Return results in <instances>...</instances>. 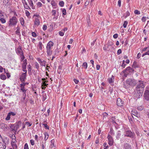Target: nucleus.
Wrapping results in <instances>:
<instances>
[{"instance_id": "nucleus-1", "label": "nucleus", "mask_w": 149, "mask_h": 149, "mask_svg": "<svg viewBox=\"0 0 149 149\" xmlns=\"http://www.w3.org/2000/svg\"><path fill=\"white\" fill-rule=\"evenodd\" d=\"M17 23V19L15 16H14L9 20V25L10 26L16 25Z\"/></svg>"}, {"instance_id": "nucleus-2", "label": "nucleus", "mask_w": 149, "mask_h": 149, "mask_svg": "<svg viewBox=\"0 0 149 149\" xmlns=\"http://www.w3.org/2000/svg\"><path fill=\"white\" fill-rule=\"evenodd\" d=\"M139 83L138 84L136 88V90H141V91H143L145 85L143 84V81H139Z\"/></svg>"}, {"instance_id": "nucleus-3", "label": "nucleus", "mask_w": 149, "mask_h": 149, "mask_svg": "<svg viewBox=\"0 0 149 149\" xmlns=\"http://www.w3.org/2000/svg\"><path fill=\"white\" fill-rule=\"evenodd\" d=\"M21 122L19 121L18 122V124L17 125L15 124L11 125L10 127L12 130V131H15L16 132L19 127V124H21Z\"/></svg>"}, {"instance_id": "nucleus-4", "label": "nucleus", "mask_w": 149, "mask_h": 149, "mask_svg": "<svg viewBox=\"0 0 149 149\" xmlns=\"http://www.w3.org/2000/svg\"><path fill=\"white\" fill-rule=\"evenodd\" d=\"M134 134L130 130H127L125 132V135L127 137L132 138H133Z\"/></svg>"}, {"instance_id": "nucleus-5", "label": "nucleus", "mask_w": 149, "mask_h": 149, "mask_svg": "<svg viewBox=\"0 0 149 149\" xmlns=\"http://www.w3.org/2000/svg\"><path fill=\"white\" fill-rule=\"evenodd\" d=\"M129 87L130 86H133L135 84V82L134 81V80H132L131 79H129L126 81Z\"/></svg>"}, {"instance_id": "nucleus-6", "label": "nucleus", "mask_w": 149, "mask_h": 149, "mask_svg": "<svg viewBox=\"0 0 149 149\" xmlns=\"http://www.w3.org/2000/svg\"><path fill=\"white\" fill-rule=\"evenodd\" d=\"M134 71V69L130 67H128L126 68L125 70L122 71L123 73H124L127 72V73L132 72Z\"/></svg>"}, {"instance_id": "nucleus-7", "label": "nucleus", "mask_w": 149, "mask_h": 149, "mask_svg": "<svg viewBox=\"0 0 149 149\" xmlns=\"http://www.w3.org/2000/svg\"><path fill=\"white\" fill-rule=\"evenodd\" d=\"M144 96L145 99L147 100H149V90H147L145 91Z\"/></svg>"}, {"instance_id": "nucleus-8", "label": "nucleus", "mask_w": 149, "mask_h": 149, "mask_svg": "<svg viewBox=\"0 0 149 149\" xmlns=\"http://www.w3.org/2000/svg\"><path fill=\"white\" fill-rule=\"evenodd\" d=\"M107 138L109 141V144L110 146H112L113 144V142L112 137L111 135L109 134L107 136Z\"/></svg>"}, {"instance_id": "nucleus-9", "label": "nucleus", "mask_w": 149, "mask_h": 149, "mask_svg": "<svg viewBox=\"0 0 149 149\" xmlns=\"http://www.w3.org/2000/svg\"><path fill=\"white\" fill-rule=\"evenodd\" d=\"M26 72L22 73L20 77V80L22 82H24L26 78Z\"/></svg>"}, {"instance_id": "nucleus-10", "label": "nucleus", "mask_w": 149, "mask_h": 149, "mask_svg": "<svg viewBox=\"0 0 149 149\" xmlns=\"http://www.w3.org/2000/svg\"><path fill=\"white\" fill-rule=\"evenodd\" d=\"M6 147V143L4 141L0 142V149H5Z\"/></svg>"}, {"instance_id": "nucleus-11", "label": "nucleus", "mask_w": 149, "mask_h": 149, "mask_svg": "<svg viewBox=\"0 0 149 149\" xmlns=\"http://www.w3.org/2000/svg\"><path fill=\"white\" fill-rule=\"evenodd\" d=\"M124 102L120 98H118L117 101V104L118 106H123Z\"/></svg>"}, {"instance_id": "nucleus-12", "label": "nucleus", "mask_w": 149, "mask_h": 149, "mask_svg": "<svg viewBox=\"0 0 149 149\" xmlns=\"http://www.w3.org/2000/svg\"><path fill=\"white\" fill-rule=\"evenodd\" d=\"M53 42L51 41H50L47 44L46 47V49H51L52 47L53 46Z\"/></svg>"}, {"instance_id": "nucleus-13", "label": "nucleus", "mask_w": 149, "mask_h": 149, "mask_svg": "<svg viewBox=\"0 0 149 149\" xmlns=\"http://www.w3.org/2000/svg\"><path fill=\"white\" fill-rule=\"evenodd\" d=\"M137 91V92L136 94V97L137 98H139L142 96L143 91H141V90Z\"/></svg>"}, {"instance_id": "nucleus-14", "label": "nucleus", "mask_w": 149, "mask_h": 149, "mask_svg": "<svg viewBox=\"0 0 149 149\" xmlns=\"http://www.w3.org/2000/svg\"><path fill=\"white\" fill-rule=\"evenodd\" d=\"M29 5L33 9H35V6H34L33 2L32 0H27Z\"/></svg>"}, {"instance_id": "nucleus-15", "label": "nucleus", "mask_w": 149, "mask_h": 149, "mask_svg": "<svg viewBox=\"0 0 149 149\" xmlns=\"http://www.w3.org/2000/svg\"><path fill=\"white\" fill-rule=\"evenodd\" d=\"M21 88L20 89L21 91H22V92L23 93H26V92L27 91L26 89L24 88V86L25 85V84H21L20 85Z\"/></svg>"}, {"instance_id": "nucleus-16", "label": "nucleus", "mask_w": 149, "mask_h": 149, "mask_svg": "<svg viewBox=\"0 0 149 149\" xmlns=\"http://www.w3.org/2000/svg\"><path fill=\"white\" fill-rule=\"evenodd\" d=\"M124 149H132L131 146L127 143H125L124 145Z\"/></svg>"}, {"instance_id": "nucleus-17", "label": "nucleus", "mask_w": 149, "mask_h": 149, "mask_svg": "<svg viewBox=\"0 0 149 149\" xmlns=\"http://www.w3.org/2000/svg\"><path fill=\"white\" fill-rule=\"evenodd\" d=\"M24 8L27 9L29 10L31 9L30 7L28 5L27 3L24 0V2L22 1Z\"/></svg>"}, {"instance_id": "nucleus-18", "label": "nucleus", "mask_w": 149, "mask_h": 149, "mask_svg": "<svg viewBox=\"0 0 149 149\" xmlns=\"http://www.w3.org/2000/svg\"><path fill=\"white\" fill-rule=\"evenodd\" d=\"M0 127L4 130L7 129L8 128L7 125L4 123H1L0 124Z\"/></svg>"}, {"instance_id": "nucleus-19", "label": "nucleus", "mask_w": 149, "mask_h": 149, "mask_svg": "<svg viewBox=\"0 0 149 149\" xmlns=\"http://www.w3.org/2000/svg\"><path fill=\"white\" fill-rule=\"evenodd\" d=\"M16 52L17 53L20 55H23L22 49L20 47L18 48L16 50Z\"/></svg>"}, {"instance_id": "nucleus-20", "label": "nucleus", "mask_w": 149, "mask_h": 149, "mask_svg": "<svg viewBox=\"0 0 149 149\" xmlns=\"http://www.w3.org/2000/svg\"><path fill=\"white\" fill-rule=\"evenodd\" d=\"M40 24V21L39 19L37 18H36L35 19L34 22V24L37 26H38Z\"/></svg>"}, {"instance_id": "nucleus-21", "label": "nucleus", "mask_w": 149, "mask_h": 149, "mask_svg": "<svg viewBox=\"0 0 149 149\" xmlns=\"http://www.w3.org/2000/svg\"><path fill=\"white\" fill-rule=\"evenodd\" d=\"M27 64V60L25 59L23 61V63L22 65V67H24L26 68V65Z\"/></svg>"}, {"instance_id": "nucleus-22", "label": "nucleus", "mask_w": 149, "mask_h": 149, "mask_svg": "<svg viewBox=\"0 0 149 149\" xmlns=\"http://www.w3.org/2000/svg\"><path fill=\"white\" fill-rule=\"evenodd\" d=\"M132 114L134 115V116L138 117V112L136 111L133 110L132 111Z\"/></svg>"}, {"instance_id": "nucleus-23", "label": "nucleus", "mask_w": 149, "mask_h": 149, "mask_svg": "<svg viewBox=\"0 0 149 149\" xmlns=\"http://www.w3.org/2000/svg\"><path fill=\"white\" fill-rule=\"evenodd\" d=\"M47 52L48 56H50L52 53V51L51 49H47Z\"/></svg>"}, {"instance_id": "nucleus-24", "label": "nucleus", "mask_w": 149, "mask_h": 149, "mask_svg": "<svg viewBox=\"0 0 149 149\" xmlns=\"http://www.w3.org/2000/svg\"><path fill=\"white\" fill-rule=\"evenodd\" d=\"M45 78H42V80H43L42 85H43L44 86H46L48 84H46V82H47V81H45Z\"/></svg>"}, {"instance_id": "nucleus-25", "label": "nucleus", "mask_w": 149, "mask_h": 149, "mask_svg": "<svg viewBox=\"0 0 149 149\" xmlns=\"http://www.w3.org/2000/svg\"><path fill=\"white\" fill-rule=\"evenodd\" d=\"M11 145L13 148L14 149H17V147L16 143H11Z\"/></svg>"}, {"instance_id": "nucleus-26", "label": "nucleus", "mask_w": 149, "mask_h": 149, "mask_svg": "<svg viewBox=\"0 0 149 149\" xmlns=\"http://www.w3.org/2000/svg\"><path fill=\"white\" fill-rule=\"evenodd\" d=\"M20 21L21 25L22 26H24V19L23 18H21L20 19Z\"/></svg>"}, {"instance_id": "nucleus-27", "label": "nucleus", "mask_w": 149, "mask_h": 149, "mask_svg": "<svg viewBox=\"0 0 149 149\" xmlns=\"http://www.w3.org/2000/svg\"><path fill=\"white\" fill-rule=\"evenodd\" d=\"M123 87L125 88H129V86H128L127 83V81H126L124 83V84H123Z\"/></svg>"}, {"instance_id": "nucleus-28", "label": "nucleus", "mask_w": 149, "mask_h": 149, "mask_svg": "<svg viewBox=\"0 0 149 149\" xmlns=\"http://www.w3.org/2000/svg\"><path fill=\"white\" fill-rule=\"evenodd\" d=\"M0 78L1 79L4 80L6 79V77L5 75L1 74L0 76Z\"/></svg>"}, {"instance_id": "nucleus-29", "label": "nucleus", "mask_w": 149, "mask_h": 149, "mask_svg": "<svg viewBox=\"0 0 149 149\" xmlns=\"http://www.w3.org/2000/svg\"><path fill=\"white\" fill-rule=\"evenodd\" d=\"M44 135L45 136L44 139L45 140H46L48 138L49 135L48 134L47 132H45L44 133Z\"/></svg>"}, {"instance_id": "nucleus-30", "label": "nucleus", "mask_w": 149, "mask_h": 149, "mask_svg": "<svg viewBox=\"0 0 149 149\" xmlns=\"http://www.w3.org/2000/svg\"><path fill=\"white\" fill-rule=\"evenodd\" d=\"M89 104H88V107H89L90 108H91V107L92 108L93 107V102H92L91 100L90 101H89L88 102V104L89 103Z\"/></svg>"}, {"instance_id": "nucleus-31", "label": "nucleus", "mask_w": 149, "mask_h": 149, "mask_svg": "<svg viewBox=\"0 0 149 149\" xmlns=\"http://www.w3.org/2000/svg\"><path fill=\"white\" fill-rule=\"evenodd\" d=\"M54 140H52L51 141V144L50 145V147L51 148H53L54 146Z\"/></svg>"}, {"instance_id": "nucleus-32", "label": "nucleus", "mask_w": 149, "mask_h": 149, "mask_svg": "<svg viewBox=\"0 0 149 149\" xmlns=\"http://www.w3.org/2000/svg\"><path fill=\"white\" fill-rule=\"evenodd\" d=\"M37 7L38 8L41 7L42 6V3L40 2H38L36 3Z\"/></svg>"}, {"instance_id": "nucleus-33", "label": "nucleus", "mask_w": 149, "mask_h": 149, "mask_svg": "<svg viewBox=\"0 0 149 149\" xmlns=\"http://www.w3.org/2000/svg\"><path fill=\"white\" fill-rule=\"evenodd\" d=\"M114 80L113 77H112L111 78L109 79V82L110 84H111Z\"/></svg>"}, {"instance_id": "nucleus-34", "label": "nucleus", "mask_w": 149, "mask_h": 149, "mask_svg": "<svg viewBox=\"0 0 149 149\" xmlns=\"http://www.w3.org/2000/svg\"><path fill=\"white\" fill-rule=\"evenodd\" d=\"M10 116H11L10 115L9 113H8L6 117V120H10Z\"/></svg>"}, {"instance_id": "nucleus-35", "label": "nucleus", "mask_w": 149, "mask_h": 149, "mask_svg": "<svg viewBox=\"0 0 149 149\" xmlns=\"http://www.w3.org/2000/svg\"><path fill=\"white\" fill-rule=\"evenodd\" d=\"M146 55H149V49L147 50V51L146 52L142 54V56L143 57Z\"/></svg>"}, {"instance_id": "nucleus-36", "label": "nucleus", "mask_w": 149, "mask_h": 149, "mask_svg": "<svg viewBox=\"0 0 149 149\" xmlns=\"http://www.w3.org/2000/svg\"><path fill=\"white\" fill-rule=\"evenodd\" d=\"M143 107L142 106H140L138 107V109L139 111H141L143 110Z\"/></svg>"}, {"instance_id": "nucleus-37", "label": "nucleus", "mask_w": 149, "mask_h": 149, "mask_svg": "<svg viewBox=\"0 0 149 149\" xmlns=\"http://www.w3.org/2000/svg\"><path fill=\"white\" fill-rule=\"evenodd\" d=\"M127 24H128L127 22L126 21H125L124 22L123 24V27L125 28H126V27L127 25Z\"/></svg>"}, {"instance_id": "nucleus-38", "label": "nucleus", "mask_w": 149, "mask_h": 149, "mask_svg": "<svg viewBox=\"0 0 149 149\" xmlns=\"http://www.w3.org/2000/svg\"><path fill=\"white\" fill-rule=\"evenodd\" d=\"M62 9V14L63 15H66V10L65 9Z\"/></svg>"}, {"instance_id": "nucleus-39", "label": "nucleus", "mask_w": 149, "mask_h": 149, "mask_svg": "<svg viewBox=\"0 0 149 149\" xmlns=\"http://www.w3.org/2000/svg\"><path fill=\"white\" fill-rule=\"evenodd\" d=\"M26 95V93H24L23 94V98L22 100V102L24 101L25 99Z\"/></svg>"}, {"instance_id": "nucleus-40", "label": "nucleus", "mask_w": 149, "mask_h": 149, "mask_svg": "<svg viewBox=\"0 0 149 149\" xmlns=\"http://www.w3.org/2000/svg\"><path fill=\"white\" fill-rule=\"evenodd\" d=\"M46 61H45L43 60L42 62L40 64L41 66H45L46 65Z\"/></svg>"}, {"instance_id": "nucleus-41", "label": "nucleus", "mask_w": 149, "mask_h": 149, "mask_svg": "<svg viewBox=\"0 0 149 149\" xmlns=\"http://www.w3.org/2000/svg\"><path fill=\"white\" fill-rule=\"evenodd\" d=\"M42 42H40L39 43V49L41 50H42Z\"/></svg>"}, {"instance_id": "nucleus-42", "label": "nucleus", "mask_w": 149, "mask_h": 149, "mask_svg": "<svg viewBox=\"0 0 149 149\" xmlns=\"http://www.w3.org/2000/svg\"><path fill=\"white\" fill-rule=\"evenodd\" d=\"M9 113L11 116H15L16 114V113H15L13 112H11Z\"/></svg>"}, {"instance_id": "nucleus-43", "label": "nucleus", "mask_w": 149, "mask_h": 149, "mask_svg": "<svg viewBox=\"0 0 149 149\" xmlns=\"http://www.w3.org/2000/svg\"><path fill=\"white\" fill-rule=\"evenodd\" d=\"M64 2L63 1H61L59 2V5L61 7H63L64 6Z\"/></svg>"}, {"instance_id": "nucleus-44", "label": "nucleus", "mask_w": 149, "mask_h": 149, "mask_svg": "<svg viewBox=\"0 0 149 149\" xmlns=\"http://www.w3.org/2000/svg\"><path fill=\"white\" fill-rule=\"evenodd\" d=\"M25 13L26 14V15L27 17H28L30 15V13H29V11L27 10H26L25 11Z\"/></svg>"}, {"instance_id": "nucleus-45", "label": "nucleus", "mask_w": 149, "mask_h": 149, "mask_svg": "<svg viewBox=\"0 0 149 149\" xmlns=\"http://www.w3.org/2000/svg\"><path fill=\"white\" fill-rule=\"evenodd\" d=\"M134 13L135 14L137 15H139L140 14V12L137 10H135L134 11Z\"/></svg>"}, {"instance_id": "nucleus-46", "label": "nucleus", "mask_w": 149, "mask_h": 149, "mask_svg": "<svg viewBox=\"0 0 149 149\" xmlns=\"http://www.w3.org/2000/svg\"><path fill=\"white\" fill-rule=\"evenodd\" d=\"M0 21L3 24L5 23L6 22V20L3 18H1L0 19Z\"/></svg>"}, {"instance_id": "nucleus-47", "label": "nucleus", "mask_w": 149, "mask_h": 149, "mask_svg": "<svg viewBox=\"0 0 149 149\" xmlns=\"http://www.w3.org/2000/svg\"><path fill=\"white\" fill-rule=\"evenodd\" d=\"M82 66L84 68L86 69L87 68V63L86 62L84 63L83 64Z\"/></svg>"}, {"instance_id": "nucleus-48", "label": "nucleus", "mask_w": 149, "mask_h": 149, "mask_svg": "<svg viewBox=\"0 0 149 149\" xmlns=\"http://www.w3.org/2000/svg\"><path fill=\"white\" fill-rule=\"evenodd\" d=\"M132 67L135 68L137 67V65H136V62L135 61L134 62L133 64L132 65Z\"/></svg>"}, {"instance_id": "nucleus-49", "label": "nucleus", "mask_w": 149, "mask_h": 149, "mask_svg": "<svg viewBox=\"0 0 149 149\" xmlns=\"http://www.w3.org/2000/svg\"><path fill=\"white\" fill-rule=\"evenodd\" d=\"M43 125H44V127L46 129H48V130L49 129V127L48 126L47 124H43Z\"/></svg>"}, {"instance_id": "nucleus-50", "label": "nucleus", "mask_w": 149, "mask_h": 149, "mask_svg": "<svg viewBox=\"0 0 149 149\" xmlns=\"http://www.w3.org/2000/svg\"><path fill=\"white\" fill-rule=\"evenodd\" d=\"M35 65L36 68L37 69H38L39 68V64H38V63L37 62H35Z\"/></svg>"}, {"instance_id": "nucleus-51", "label": "nucleus", "mask_w": 149, "mask_h": 149, "mask_svg": "<svg viewBox=\"0 0 149 149\" xmlns=\"http://www.w3.org/2000/svg\"><path fill=\"white\" fill-rule=\"evenodd\" d=\"M51 4L52 6H55L56 5V3L54 1H51Z\"/></svg>"}, {"instance_id": "nucleus-52", "label": "nucleus", "mask_w": 149, "mask_h": 149, "mask_svg": "<svg viewBox=\"0 0 149 149\" xmlns=\"http://www.w3.org/2000/svg\"><path fill=\"white\" fill-rule=\"evenodd\" d=\"M110 133L111 135H114V131L113 130L112 128L110 129Z\"/></svg>"}, {"instance_id": "nucleus-53", "label": "nucleus", "mask_w": 149, "mask_h": 149, "mask_svg": "<svg viewBox=\"0 0 149 149\" xmlns=\"http://www.w3.org/2000/svg\"><path fill=\"white\" fill-rule=\"evenodd\" d=\"M52 15H55L56 14V11L55 10H52Z\"/></svg>"}, {"instance_id": "nucleus-54", "label": "nucleus", "mask_w": 149, "mask_h": 149, "mask_svg": "<svg viewBox=\"0 0 149 149\" xmlns=\"http://www.w3.org/2000/svg\"><path fill=\"white\" fill-rule=\"evenodd\" d=\"M24 149H29L27 143L25 144L24 147Z\"/></svg>"}, {"instance_id": "nucleus-55", "label": "nucleus", "mask_w": 149, "mask_h": 149, "mask_svg": "<svg viewBox=\"0 0 149 149\" xmlns=\"http://www.w3.org/2000/svg\"><path fill=\"white\" fill-rule=\"evenodd\" d=\"M146 17H143L141 19V20L143 22H145L146 21Z\"/></svg>"}, {"instance_id": "nucleus-56", "label": "nucleus", "mask_w": 149, "mask_h": 149, "mask_svg": "<svg viewBox=\"0 0 149 149\" xmlns=\"http://www.w3.org/2000/svg\"><path fill=\"white\" fill-rule=\"evenodd\" d=\"M149 49V47L144 48L142 50V51H147V50Z\"/></svg>"}, {"instance_id": "nucleus-57", "label": "nucleus", "mask_w": 149, "mask_h": 149, "mask_svg": "<svg viewBox=\"0 0 149 149\" xmlns=\"http://www.w3.org/2000/svg\"><path fill=\"white\" fill-rule=\"evenodd\" d=\"M25 124L26 125H28L29 127L31 126L32 125V123H30L29 122H25Z\"/></svg>"}, {"instance_id": "nucleus-58", "label": "nucleus", "mask_w": 149, "mask_h": 149, "mask_svg": "<svg viewBox=\"0 0 149 149\" xmlns=\"http://www.w3.org/2000/svg\"><path fill=\"white\" fill-rule=\"evenodd\" d=\"M47 28V26L46 25H44L43 26L42 29L44 30L45 31L46 30Z\"/></svg>"}, {"instance_id": "nucleus-59", "label": "nucleus", "mask_w": 149, "mask_h": 149, "mask_svg": "<svg viewBox=\"0 0 149 149\" xmlns=\"http://www.w3.org/2000/svg\"><path fill=\"white\" fill-rule=\"evenodd\" d=\"M30 141V143H31V144L32 146H33V145H34V141L33 140H32V139Z\"/></svg>"}, {"instance_id": "nucleus-60", "label": "nucleus", "mask_w": 149, "mask_h": 149, "mask_svg": "<svg viewBox=\"0 0 149 149\" xmlns=\"http://www.w3.org/2000/svg\"><path fill=\"white\" fill-rule=\"evenodd\" d=\"M115 119V118L114 117H112L111 118V120H112V122L113 123H115L116 124V122L115 121V120H114Z\"/></svg>"}, {"instance_id": "nucleus-61", "label": "nucleus", "mask_w": 149, "mask_h": 149, "mask_svg": "<svg viewBox=\"0 0 149 149\" xmlns=\"http://www.w3.org/2000/svg\"><path fill=\"white\" fill-rule=\"evenodd\" d=\"M59 34L61 36H63L64 35V33L62 31H60L59 33Z\"/></svg>"}, {"instance_id": "nucleus-62", "label": "nucleus", "mask_w": 149, "mask_h": 149, "mask_svg": "<svg viewBox=\"0 0 149 149\" xmlns=\"http://www.w3.org/2000/svg\"><path fill=\"white\" fill-rule=\"evenodd\" d=\"M32 36L34 37H36V33L35 32H33L32 33Z\"/></svg>"}, {"instance_id": "nucleus-63", "label": "nucleus", "mask_w": 149, "mask_h": 149, "mask_svg": "<svg viewBox=\"0 0 149 149\" xmlns=\"http://www.w3.org/2000/svg\"><path fill=\"white\" fill-rule=\"evenodd\" d=\"M122 52V51L121 49H119L118 50L117 54L118 55H119Z\"/></svg>"}, {"instance_id": "nucleus-64", "label": "nucleus", "mask_w": 149, "mask_h": 149, "mask_svg": "<svg viewBox=\"0 0 149 149\" xmlns=\"http://www.w3.org/2000/svg\"><path fill=\"white\" fill-rule=\"evenodd\" d=\"M118 37V35L117 34H115L113 36V37L114 38H116Z\"/></svg>"}]
</instances>
